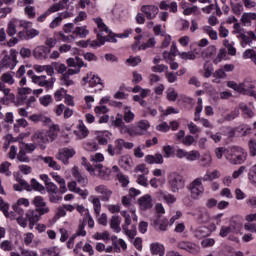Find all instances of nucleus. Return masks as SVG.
<instances>
[{"instance_id": "obj_1", "label": "nucleus", "mask_w": 256, "mask_h": 256, "mask_svg": "<svg viewBox=\"0 0 256 256\" xmlns=\"http://www.w3.org/2000/svg\"><path fill=\"white\" fill-rule=\"evenodd\" d=\"M82 165L85 167L86 171L90 173V175H95L96 177H99L103 181L111 180V169L103 166V164L91 165L87 158L82 157Z\"/></svg>"}, {"instance_id": "obj_2", "label": "nucleus", "mask_w": 256, "mask_h": 256, "mask_svg": "<svg viewBox=\"0 0 256 256\" xmlns=\"http://www.w3.org/2000/svg\"><path fill=\"white\" fill-rule=\"evenodd\" d=\"M66 63L68 67H73L69 68L68 70L65 68V85L66 87H69V85H73L74 83L73 80L69 79V75H77V73H81V67H87V64H85L83 59L79 57H76V60L73 58H68Z\"/></svg>"}, {"instance_id": "obj_3", "label": "nucleus", "mask_w": 256, "mask_h": 256, "mask_svg": "<svg viewBox=\"0 0 256 256\" xmlns=\"http://www.w3.org/2000/svg\"><path fill=\"white\" fill-rule=\"evenodd\" d=\"M225 158L231 165H243L247 159V153L242 147L233 146L225 152Z\"/></svg>"}, {"instance_id": "obj_4", "label": "nucleus", "mask_w": 256, "mask_h": 256, "mask_svg": "<svg viewBox=\"0 0 256 256\" xmlns=\"http://www.w3.org/2000/svg\"><path fill=\"white\" fill-rule=\"evenodd\" d=\"M243 229V220L239 216H232L228 226H222L219 232L220 237H227L230 233L239 235Z\"/></svg>"}, {"instance_id": "obj_5", "label": "nucleus", "mask_w": 256, "mask_h": 256, "mask_svg": "<svg viewBox=\"0 0 256 256\" xmlns=\"http://www.w3.org/2000/svg\"><path fill=\"white\" fill-rule=\"evenodd\" d=\"M18 52L15 49H11L8 54L4 55L0 60V71H13L17 67Z\"/></svg>"}, {"instance_id": "obj_6", "label": "nucleus", "mask_w": 256, "mask_h": 256, "mask_svg": "<svg viewBox=\"0 0 256 256\" xmlns=\"http://www.w3.org/2000/svg\"><path fill=\"white\" fill-rule=\"evenodd\" d=\"M168 183L170 185V190L172 193H179L181 189L185 188V179L177 172H172L168 176Z\"/></svg>"}, {"instance_id": "obj_7", "label": "nucleus", "mask_w": 256, "mask_h": 256, "mask_svg": "<svg viewBox=\"0 0 256 256\" xmlns=\"http://www.w3.org/2000/svg\"><path fill=\"white\" fill-rule=\"evenodd\" d=\"M36 149L35 144H20V151L17 154V159L21 163H29L30 159L27 156V153H33V150Z\"/></svg>"}, {"instance_id": "obj_8", "label": "nucleus", "mask_w": 256, "mask_h": 256, "mask_svg": "<svg viewBox=\"0 0 256 256\" xmlns=\"http://www.w3.org/2000/svg\"><path fill=\"white\" fill-rule=\"evenodd\" d=\"M35 85H38L39 87H45L46 91H49L53 89V85L55 84V78H49L47 79V76H34L33 81Z\"/></svg>"}, {"instance_id": "obj_9", "label": "nucleus", "mask_w": 256, "mask_h": 256, "mask_svg": "<svg viewBox=\"0 0 256 256\" xmlns=\"http://www.w3.org/2000/svg\"><path fill=\"white\" fill-rule=\"evenodd\" d=\"M65 7V0H62L59 3H56L52 5L48 10H46L43 14H41L38 18L37 21L39 23H43L51 13H57V11H61Z\"/></svg>"}, {"instance_id": "obj_10", "label": "nucleus", "mask_w": 256, "mask_h": 256, "mask_svg": "<svg viewBox=\"0 0 256 256\" xmlns=\"http://www.w3.org/2000/svg\"><path fill=\"white\" fill-rule=\"evenodd\" d=\"M190 192L193 199H197L199 195H203V193L205 192V188L203 187V182H201V178H196L190 184Z\"/></svg>"}, {"instance_id": "obj_11", "label": "nucleus", "mask_w": 256, "mask_h": 256, "mask_svg": "<svg viewBox=\"0 0 256 256\" xmlns=\"http://www.w3.org/2000/svg\"><path fill=\"white\" fill-rule=\"evenodd\" d=\"M251 133V128L247 124H242L238 127L232 128L230 131L231 137H247Z\"/></svg>"}, {"instance_id": "obj_12", "label": "nucleus", "mask_w": 256, "mask_h": 256, "mask_svg": "<svg viewBox=\"0 0 256 256\" xmlns=\"http://www.w3.org/2000/svg\"><path fill=\"white\" fill-rule=\"evenodd\" d=\"M45 214H41V210H28L26 212V219L29 221V227L30 229H33V227H35V223H37L39 221V219H41V216H43Z\"/></svg>"}, {"instance_id": "obj_13", "label": "nucleus", "mask_w": 256, "mask_h": 256, "mask_svg": "<svg viewBox=\"0 0 256 256\" xmlns=\"http://www.w3.org/2000/svg\"><path fill=\"white\" fill-rule=\"evenodd\" d=\"M141 12L144 13L146 19L151 21L157 17L159 8L155 5H144L141 7Z\"/></svg>"}, {"instance_id": "obj_14", "label": "nucleus", "mask_w": 256, "mask_h": 256, "mask_svg": "<svg viewBox=\"0 0 256 256\" xmlns=\"http://www.w3.org/2000/svg\"><path fill=\"white\" fill-rule=\"evenodd\" d=\"M178 248L182 249L183 251H187L188 253H191L192 255L199 254L200 248L197 244L193 242H179Z\"/></svg>"}, {"instance_id": "obj_15", "label": "nucleus", "mask_w": 256, "mask_h": 256, "mask_svg": "<svg viewBox=\"0 0 256 256\" xmlns=\"http://www.w3.org/2000/svg\"><path fill=\"white\" fill-rule=\"evenodd\" d=\"M108 153L111 157H115V155H121L123 153V139H117L114 142V146L108 145Z\"/></svg>"}, {"instance_id": "obj_16", "label": "nucleus", "mask_w": 256, "mask_h": 256, "mask_svg": "<svg viewBox=\"0 0 256 256\" xmlns=\"http://www.w3.org/2000/svg\"><path fill=\"white\" fill-rule=\"evenodd\" d=\"M32 203L35 205L36 209L41 212V214L49 213L47 202H45V199H43L42 196H36Z\"/></svg>"}, {"instance_id": "obj_17", "label": "nucleus", "mask_w": 256, "mask_h": 256, "mask_svg": "<svg viewBox=\"0 0 256 256\" xmlns=\"http://www.w3.org/2000/svg\"><path fill=\"white\" fill-rule=\"evenodd\" d=\"M138 204L142 211H147L148 209L153 208V198L151 195L146 194L138 199Z\"/></svg>"}, {"instance_id": "obj_18", "label": "nucleus", "mask_w": 256, "mask_h": 256, "mask_svg": "<svg viewBox=\"0 0 256 256\" xmlns=\"http://www.w3.org/2000/svg\"><path fill=\"white\" fill-rule=\"evenodd\" d=\"M239 37L242 40L241 42L242 47H245V45H251L253 41H256V35H255V32L253 31H248L247 34L240 33Z\"/></svg>"}, {"instance_id": "obj_19", "label": "nucleus", "mask_w": 256, "mask_h": 256, "mask_svg": "<svg viewBox=\"0 0 256 256\" xmlns=\"http://www.w3.org/2000/svg\"><path fill=\"white\" fill-rule=\"evenodd\" d=\"M95 191H96V193H100L101 195H103L101 197L102 201H109V199H111V195H113V191H111L105 185L96 186Z\"/></svg>"}, {"instance_id": "obj_20", "label": "nucleus", "mask_w": 256, "mask_h": 256, "mask_svg": "<svg viewBox=\"0 0 256 256\" xmlns=\"http://www.w3.org/2000/svg\"><path fill=\"white\" fill-rule=\"evenodd\" d=\"M151 125L147 120H140L137 125L134 127V134L135 135H145L147 129H149Z\"/></svg>"}, {"instance_id": "obj_21", "label": "nucleus", "mask_w": 256, "mask_h": 256, "mask_svg": "<svg viewBox=\"0 0 256 256\" xmlns=\"http://www.w3.org/2000/svg\"><path fill=\"white\" fill-rule=\"evenodd\" d=\"M49 48L45 47V46H38L34 49L33 51V55L35 57V59H47V57H49Z\"/></svg>"}, {"instance_id": "obj_22", "label": "nucleus", "mask_w": 256, "mask_h": 256, "mask_svg": "<svg viewBox=\"0 0 256 256\" xmlns=\"http://www.w3.org/2000/svg\"><path fill=\"white\" fill-rule=\"evenodd\" d=\"M37 99L34 96H27V97H18L17 98V105H26L27 109L30 107H35V103Z\"/></svg>"}, {"instance_id": "obj_23", "label": "nucleus", "mask_w": 256, "mask_h": 256, "mask_svg": "<svg viewBox=\"0 0 256 256\" xmlns=\"http://www.w3.org/2000/svg\"><path fill=\"white\" fill-rule=\"evenodd\" d=\"M40 161H43L45 165H48L50 169H54V171H60L61 165L57 164L55 159L51 156H40Z\"/></svg>"}, {"instance_id": "obj_24", "label": "nucleus", "mask_w": 256, "mask_h": 256, "mask_svg": "<svg viewBox=\"0 0 256 256\" xmlns=\"http://www.w3.org/2000/svg\"><path fill=\"white\" fill-rule=\"evenodd\" d=\"M32 141L35 145H40L41 149H45V143L49 142V138H45L43 133L38 131L33 134Z\"/></svg>"}, {"instance_id": "obj_25", "label": "nucleus", "mask_w": 256, "mask_h": 256, "mask_svg": "<svg viewBox=\"0 0 256 256\" xmlns=\"http://www.w3.org/2000/svg\"><path fill=\"white\" fill-rule=\"evenodd\" d=\"M145 161L146 163H148L149 165H163L164 160H163V155L156 153L155 155H147L145 157Z\"/></svg>"}, {"instance_id": "obj_26", "label": "nucleus", "mask_w": 256, "mask_h": 256, "mask_svg": "<svg viewBox=\"0 0 256 256\" xmlns=\"http://www.w3.org/2000/svg\"><path fill=\"white\" fill-rule=\"evenodd\" d=\"M74 135H76L78 139H85V137H88L89 129H87V126H85L83 121L79 122L78 130H74Z\"/></svg>"}, {"instance_id": "obj_27", "label": "nucleus", "mask_w": 256, "mask_h": 256, "mask_svg": "<svg viewBox=\"0 0 256 256\" xmlns=\"http://www.w3.org/2000/svg\"><path fill=\"white\" fill-rule=\"evenodd\" d=\"M73 175L81 187H87L89 180L87 179V176L79 173V169L77 167L73 168Z\"/></svg>"}, {"instance_id": "obj_28", "label": "nucleus", "mask_w": 256, "mask_h": 256, "mask_svg": "<svg viewBox=\"0 0 256 256\" xmlns=\"http://www.w3.org/2000/svg\"><path fill=\"white\" fill-rule=\"evenodd\" d=\"M251 21H256V13H244L241 16V22L244 27H251Z\"/></svg>"}, {"instance_id": "obj_29", "label": "nucleus", "mask_w": 256, "mask_h": 256, "mask_svg": "<svg viewBox=\"0 0 256 256\" xmlns=\"http://www.w3.org/2000/svg\"><path fill=\"white\" fill-rule=\"evenodd\" d=\"M94 32L97 34V39L100 45H105V41H109L110 43H117V38H115V36H111V34H109V37H105L99 33L97 28L94 29Z\"/></svg>"}, {"instance_id": "obj_30", "label": "nucleus", "mask_w": 256, "mask_h": 256, "mask_svg": "<svg viewBox=\"0 0 256 256\" xmlns=\"http://www.w3.org/2000/svg\"><path fill=\"white\" fill-rule=\"evenodd\" d=\"M83 81L88 83L89 87H97V85H100L103 88V82H101V78H99V76L93 75L90 79L89 77H84Z\"/></svg>"}, {"instance_id": "obj_31", "label": "nucleus", "mask_w": 256, "mask_h": 256, "mask_svg": "<svg viewBox=\"0 0 256 256\" xmlns=\"http://www.w3.org/2000/svg\"><path fill=\"white\" fill-rule=\"evenodd\" d=\"M0 81L6 85H15V77L11 72H5L1 75Z\"/></svg>"}, {"instance_id": "obj_32", "label": "nucleus", "mask_w": 256, "mask_h": 256, "mask_svg": "<svg viewBox=\"0 0 256 256\" xmlns=\"http://www.w3.org/2000/svg\"><path fill=\"white\" fill-rule=\"evenodd\" d=\"M122 119L125 123H133L135 120V113L131 111V107L126 106L124 108V114L122 115Z\"/></svg>"}, {"instance_id": "obj_33", "label": "nucleus", "mask_w": 256, "mask_h": 256, "mask_svg": "<svg viewBox=\"0 0 256 256\" xmlns=\"http://www.w3.org/2000/svg\"><path fill=\"white\" fill-rule=\"evenodd\" d=\"M110 227L115 233H121V218H119V216H112Z\"/></svg>"}, {"instance_id": "obj_34", "label": "nucleus", "mask_w": 256, "mask_h": 256, "mask_svg": "<svg viewBox=\"0 0 256 256\" xmlns=\"http://www.w3.org/2000/svg\"><path fill=\"white\" fill-rule=\"evenodd\" d=\"M59 135V125L53 124L47 132L48 141H55Z\"/></svg>"}, {"instance_id": "obj_35", "label": "nucleus", "mask_w": 256, "mask_h": 256, "mask_svg": "<svg viewBox=\"0 0 256 256\" xmlns=\"http://www.w3.org/2000/svg\"><path fill=\"white\" fill-rule=\"evenodd\" d=\"M17 27H19V24L17 23V19H12L8 23L7 33L10 37H13V35H16L17 33Z\"/></svg>"}, {"instance_id": "obj_36", "label": "nucleus", "mask_w": 256, "mask_h": 256, "mask_svg": "<svg viewBox=\"0 0 256 256\" xmlns=\"http://www.w3.org/2000/svg\"><path fill=\"white\" fill-rule=\"evenodd\" d=\"M157 45V41L155 40V37L150 38L147 42L142 43L138 47V51H145L146 49H153Z\"/></svg>"}, {"instance_id": "obj_37", "label": "nucleus", "mask_w": 256, "mask_h": 256, "mask_svg": "<svg viewBox=\"0 0 256 256\" xmlns=\"http://www.w3.org/2000/svg\"><path fill=\"white\" fill-rule=\"evenodd\" d=\"M94 23H96L99 31L101 33H109V27L103 22V19L101 17L93 18Z\"/></svg>"}, {"instance_id": "obj_38", "label": "nucleus", "mask_w": 256, "mask_h": 256, "mask_svg": "<svg viewBox=\"0 0 256 256\" xmlns=\"http://www.w3.org/2000/svg\"><path fill=\"white\" fill-rule=\"evenodd\" d=\"M151 251L153 255H165V247H163V245H160L159 243L151 244Z\"/></svg>"}, {"instance_id": "obj_39", "label": "nucleus", "mask_w": 256, "mask_h": 256, "mask_svg": "<svg viewBox=\"0 0 256 256\" xmlns=\"http://www.w3.org/2000/svg\"><path fill=\"white\" fill-rule=\"evenodd\" d=\"M116 179H117V181H119V183H120L121 187H123V189H125V187H127L130 183L129 176L123 174V172H119L116 175Z\"/></svg>"}, {"instance_id": "obj_40", "label": "nucleus", "mask_w": 256, "mask_h": 256, "mask_svg": "<svg viewBox=\"0 0 256 256\" xmlns=\"http://www.w3.org/2000/svg\"><path fill=\"white\" fill-rule=\"evenodd\" d=\"M155 225H158L160 231H167L169 220H167V218L161 220V215H158V219L155 220Z\"/></svg>"}, {"instance_id": "obj_41", "label": "nucleus", "mask_w": 256, "mask_h": 256, "mask_svg": "<svg viewBox=\"0 0 256 256\" xmlns=\"http://www.w3.org/2000/svg\"><path fill=\"white\" fill-rule=\"evenodd\" d=\"M119 165L122 169H125V171H129V169H131V158L129 156H122L119 160Z\"/></svg>"}, {"instance_id": "obj_42", "label": "nucleus", "mask_w": 256, "mask_h": 256, "mask_svg": "<svg viewBox=\"0 0 256 256\" xmlns=\"http://www.w3.org/2000/svg\"><path fill=\"white\" fill-rule=\"evenodd\" d=\"M161 197L162 199H164L167 205H173V203L177 201V198L175 197V195L170 194L169 192H162Z\"/></svg>"}, {"instance_id": "obj_43", "label": "nucleus", "mask_w": 256, "mask_h": 256, "mask_svg": "<svg viewBox=\"0 0 256 256\" xmlns=\"http://www.w3.org/2000/svg\"><path fill=\"white\" fill-rule=\"evenodd\" d=\"M240 111L239 109H234L232 110L230 113L226 114L223 116V121H235V119H237V117H239L240 115Z\"/></svg>"}, {"instance_id": "obj_44", "label": "nucleus", "mask_w": 256, "mask_h": 256, "mask_svg": "<svg viewBox=\"0 0 256 256\" xmlns=\"http://www.w3.org/2000/svg\"><path fill=\"white\" fill-rule=\"evenodd\" d=\"M211 155L209 154H204L201 156L200 160H199V165L200 167H211Z\"/></svg>"}, {"instance_id": "obj_45", "label": "nucleus", "mask_w": 256, "mask_h": 256, "mask_svg": "<svg viewBox=\"0 0 256 256\" xmlns=\"http://www.w3.org/2000/svg\"><path fill=\"white\" fill-rule=\"evenodd\" d=\"M93 239L96 241H109V239H111V235L109 234V231H104L103 233L97 232L93 235Z\"/></svg>"}, {"instance_id": "obj_46", "label": "nucleus", "mask_w": 256, "mask_h": 256, "mask_svg": "<svg viewBox=\"0 0 256 256\" xmlns=\"http://www.w3.org/2000/svg\"><path fill=\"white\" fill-rule=\"evenodd\" d=\"M63 19H65V14H60L50 23V29H57L63 23Z\"/></svg>"}, {"instance_id": "obj_47", "label": "nucleus", "mask_w": 256, "mask_h": 256, "mask_svg": "<svg viewBox=\"0 0 256 256\" xmlns=\"http://www.w3.org/2000/svg\"><path fill=\"white\" fill-rule=\"evenodd\" d=\"M255 113L249 106L245 105L242 107V117L244 119H253Z\"/></svg>"}, {"instance_id": "obj_48", "label": "nucleus", "mask_w": 256, "mask_h": 256, "mask_svg": "<svg viewBox=\"0 0 256 256\" xmlns=\"http://www.w3.org/2000/svg\"><path fill=\"white\" fill-rule=\"evenodd\" d=\"M94 212L96 215L101 214V200L95 196H91Z\"/></svg>"}, {"instance_id": "obj_49", "label": "nucleus", "mask_w": 256, "mask_h": 256, "mask_svg": "<svg viewBox=\"0 0 256 256\" xmlns=\"http://www.w3.org/2000/svg\"><path fill=\"white\" fill-rule=\"evenodd\" d=\"M86 27L87 26L76 27L75 30H74V34L81 37V39H85V37H87V35H89V30H87Z\"/></svg>"}, {"instance_id": "obj_50", "label": "nucleus", "mask_w": 256, "mask_h": 256, "mask_svg": "<svg viewBox=\"0 0 256 256\" xmlns=\"http://www.w3.org/2000/svg\"><path fill=\"white\" fill-rule=\"evenodd\" d=\"M163 152H164V157L166 159H169L170 157H173V155H175V147L171 145L163 146Z\"/></svg>"}, {"instance_id": "obj_51", "label": "nucleus", "mask_w": 256, "mask_h": 256, "mask_svg": "<svg viewBox=\"0 0 256 256\" xmlns=\"http://www.w3.org/2000/svg\"><path fill=\"white\" fill-rule=\"evenodd\" d=\"M40 104L43 107H49L50 103H53V96L47 94L39 98Z\"/></svg>"}, {"instance_id": "obj_52", "label": "nucleus", "mask_w": 256, "mask_h": 256, "mask_svg": "<svg viewBox=\"0 0 256 256\" xmlns=\"http://www.w3.org/2000/svg\"><path fill=\"white\" fill-rule=\"evenodd\" d=\"M141 56H130L128 59H126L127 65H130L131 67H137L141 63Z\"/></svg>"}, {"instance_id": "obj_53", "label": "nucleus", "mask_w": 256, "mask_h": 256, "mask_svg": "<svg viewBox=\"0 0 256 256\" xmlns=\"http://www.w3.org/2000/svg\"><path fill=\"white\" fill-rule=\"evenodd\" d=\"M119 129H120V133L122 135H131V136L135 135L134 128H131L128 125L124 124V125L120 126Z\"/></svg>"}, {"instance_id": "obj_54", "label": "nucleus", "mask_w": 256, "mask_h": 256, "mask_svg": "<svg viewBox=\"0 0 256 256\" xmlns=\"http://www.w3.org/2000/svg\"><path fill=\"white\" fill-rule=\"evenodd\" d=\"M52 179H54V181H56V183H59V185L61 186L62 192L63 189H65V180L63 178H61V176H59V174H57V172H51L50 173Z\"/></svg>"}, {"instance_id": "obj_55", "label": "nucleus", "mask_w": 256, "mask_h": 256, "mask_svg": "<svg viewBox=\"0 0 256 256\" xmlns=\"http://www.w3.org/2000/svg\"><path fill=\"white\" fill-rule=\"evenodd\" d=\"M201 154L197 150H192L190 152H187L186 159L187 161H197Z\"/></svg>"}, {"instance_id": "obj_56", "label": "nucleus", "mask_w": 256, "mask_h": 256, "mask_svg": "<svg viewBox=\"0 0 256 256\" xmlns=\"http://www.w3.org/2000/svg\"><path fill=\"white\" fill-rule=\"evenodd\" d=\"M30 187L35 189V191H39L40 193H45V187H43V185L38 183V181L35 178H33L31 180V186Z\"/></svg>"}, {"instance_id": "obj_57", "label": "nucleus", "mask_w": 256, "mask_h": 256, "mask_svg": "<svg viewBox=\"0 0 256 256\" xmlns=\"http://www.w3.org/2000/svg\"><path fill=\"white\" fill-rule=\"evenodd\" d=\"M181 143L185 145V147H191V145L195 143V137H193L192 135H186L184 136Z\"/></svg>"}, {"instance_id": "obj_58", "label": "nucleus", "mask_w": 256, "mask_h": 256, "mask_svg": "<svg viewBox=\"0 0 256 256\" xmlns=\"http://www.w3.org/2000/svg\"><path fill=\"white\" fill-rule=\"evenodd\" d=\"M97 141L99 145H107V143H109V136L107 135V132L99 134L97 136Z\"/></svg>"}, {"instance_id": "obj_59", "label": "nucleus", "mask_w": 256, "mask_h": 256, "mask_svg": "<svg viewBox=\"0 0 256 256\" xmlns=\"http://www.w3.org/2000/svg\"><path fill=\"white\" fill-rule=\"evenodd\" d=\"M32 91L29 87H18V97H28L27 95H31Z\"/></svg>"}, {"instance_id": "obj_60", "label": "nucleus", "mask_w": 256, "mask_h": 256, "mask_svg": "<svg viewBox=\"0 0 256 256\" xmlns=\"http://www.w3.org/2000/svg\"><path fill=\"white\" fill-rule=\"evenodd\" d=\"M9 167H11V163L3 162L0 165V173H5V175H7V177H10L11 171H9Z\"/></svg>"}, {"instance_id": "obj_61", "label": "nucleus", "mask_w": 256, "mask_h": 256, "mask_svg": "<svg viewBox=\"0 0 256 256\" xmlns=\"http://www.w3.org/2000/svg\"><path fill=\"white\" fill-rule=\"evenodd\" d=\"M54 99L55 101H63V99H65V89L60 88L56 90L54 93Z\"/></svg>"}, {"instance_id": "obj_62", "label": "nucleus", "mask_w": 256, "mask_h": 256, "mask_svg": "<svg viewBox=\"0 0 256 256\" xmlns=\"http://www.w3.org/2000/svg\"><path fill=\"white\" fill-rule=\"evenodd\" d=\"M0 249H2V251H11L13 244L9 240H4L0 243Z\"/></svg>"}, {"instance_id": "obj_63", "label": "nucleus", "mask_w": 256, "mask_h": 256, "mask_svg": "<svg viewBox=\"0 0 256 256\" xmlns=\"http://www.w3.org/2000/svg\"><path fill=\"white\" fill-rule=\"evenodd\" d=\"M232 11L234 13V15H241V13H243V4L241 3H236V4H232Z\"/></svg>"}, {"instance_id": "obj_64", "label": "nucleus", "mask_w": 256, "mask_h": 256, "mask_svg": "<svg viewBox=\"0 0 256 256\" xmlns=\"http://www.w3.org/2000/svg\"><path fill=\"white\" fill-rule=\"evenodd\" d=\"M248 147H249L251 157H255V155H256V141L251 139L248 142Z\"/></svg>"}]
</instances>
